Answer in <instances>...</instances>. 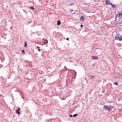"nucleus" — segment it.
Instances as JSON below:
<instances>
[{"label":"nucleus","mask_w":122,"mask_h":122,"mask_svg":"<svg viewBox=\"0 0 122 122\" xmlns=\"http://www.w3.org/2000/svg\"><path fill=\"white\" fill-rule=\"evenodd\" d=\"M121 17L120 15H116L115 20L118 23L121 22Z\"/></svg>","instance_id":"nucleus-1"},{"label":"nucleus","mask_w":122,"mask_h":122,"mask_svg":"<svg viewBox=\"0 0 122 122\" xmlns=\"http://www.w3.org/2000/svg\"><path fill=\"white\" fill-rule=\"evenodd\" d=\"M115 39L116 40L119 39V41H121L122 40V37H121V35L119 34H117L116 35Z\"/></svg>","instance_id":"nucleus-2"},{"label":"nucleus","mask_w":122,"mask_h":122,"mask_svg":"<svg viewBox=\"0 0 122 122\" xmlns=\"http://www.w3.org/2000/svg\"><path fill=\"white\" fill-rule=\"evenodd\" d=\"M106 4L107 5H111V6L112 7V8H116V5L114 4H113L112 3L110 2H109V3H108V0L106 1Z\"/></svg>","instance_id":"nucleus-3"},{"label":"nucleus","mask_w":122,"mask_h":122,"mask_svg":"<svg viewBox=\"0 0 122 122\" xmlns=\"http://www.w3.org/2000/svg\"><path fill=\"white\" fill-rule=\"evenodd\" d=\"M103 108L109 111L110 110H111V108H110L107 106L106 105L104 106Z\"/></svg>","instance_id":"nucleus-4"},{"label":"nucleus","mask_w":122,"mask_h":122,"mask_svg":"<svg viewBox=\"0 0 122 122\" xmlns=\"http://www.w3.org/2000/svg\"><path fill=\"white\" fill-rule=\"evenodd\" d=\"M118 75L119 76H118L117 77H116V78H117L122 79V75H121L119 73L118 74Z\"/></svg>","instance_id":"nucleus-5"},{"label":"nucleus","mask_w":122,"mask_h":122,"mask_svg":"<svg viewBox=\"0 0 122 122\" xmlns=\"http://www.w3.org/2000/svg\"><path fill=\"white\" fill-rule=\"evenodd\" d=\"M122 10V8H120L119 9V15L120 16L121 15H122V12L120 10Z\"/></svg>","instance_id":"nucleus-6"},{"label":"nucleus","mask_w":122,"mask_h":122,"mask_svg":"<svg viewBox=\"0 0 122 122\" xmlns=\"http://www.w3.org/2000/svg\"><path fill=\"white\" fill-rule=\"evenodd\" d=\"M98 57L96 56H92L91 57V58L92 59H97Z\"/></svg>","instance_id":"nucleus-7"},{"label":"nucleus","mask_w":122,"mask_h":122,"mask_svg":"<svg viewBox=\"0 0 122 122\" xmlns=\"http://www.w3.org/2000/svg\"><path fill=\"white\" fill-rule=\"evenodd\" d=\"M57 25H60L61 24V22L59 20H58L57 21Z\"/></svg>","instance_id":"nucleus-8"},{"label":"nucleus","mask_w":122,"mask_h":122,"mask_svg":"<svg viewBox=\"0 0 122 122\" xmlns=\"http://www.w3.org/2000/svg\"><path fill=\"white\" fill-rule=\"evenodd\" d=\"M84 16H81L80 18V19L81 20H83V21L84 20Z\"/></svg>","instance_id":"nucleus-9"},{"label":"nucleus","mask_w":122,"mask_h":122,"mask_svg":"<svg viewBox=\"0 0 122 122\" xmlns=\"http://www.w3.org/2000/svg\"><path fill=\"white\" fill-rule=\"evenodd\" d=\"M16 112L18 114H19L20 113L19 111L17 109L16 110Z\"/></svg>","instance_id":"nucleus-10"},{"label":"nucleus","mask_w":122,"mask_h":122,"mask_svg":"<svg viewBox=\"0 0 122 122\" xmlns=\"http://www.w3.org/2000/svg\"><path fill=\"white\" fill-rule=\"evenodd\" d=\"M27 42H25V45L24 46L25 47H27Z\"/></svg>","instance_id":"nucleus-11"},{"label":"nucleus","mask_w":122,"mask_h":122,"mask_svg":"<svg viewBox=\"0 0 122 122\" xmlns=\"http://www.w3.org/2000/svg\"><path fill=\"white\" fill-rule=\"evenodd\" d=\"M114 85H116L117 86L118 85V83L117 82H115L114 83Z\"/></svg>","instance_id":"nucleus-12"},{"label":"nucleus","mask_w":122,"mask_h":122,"mask_svg":"<svg viewBox=\"0 0 122 122\" xmlns=\"http://www.w3.org/2000/svg\"><path fill=\"white\" fill-rule=\"evenodd\" d=\"M77 115V114L76 113L75 114H74L73 115V117H76Z\"/></svg>","instance_id":"nucleus-13"},{"label":"nucleus","mask_w":122,"mask_h":122,"mask_svg":"<svg viewBox=\"0 0 122 122\" xmlns=\"http://www.w3.org/2000/svg\"><path fill=\"white\" fill-rule=\"evenodd\" d=\"M45 42H46V44H47L48 42V41L46 39L45 40Z\"/></svg>","instance_id":"nucleus-14"},{"label":"nucleus","mask_w":122,"mask_h":122,"mask_svg":"<svg viewBox=\"0 0 122 122\" xmlns=\"http://www.w3.org/2000/svg\"><path fill=\"white\" fill-rule=\"evenodd\" d=\"M30 8H31V9L33 10H35V9L33 7H30Z\"/></svg>","instance_id":"nucleus-15"},{"label":"nucleus","mask_w":122,"mask_h":122,"mask_svg":"<svg viewBox=\"0 0 122 122\" xmlns=\"http://www.w3.org/2000/svg\"><path fill=\"white\" fill-rule=\"evenodd\" d=\"M21 53L22 54H24L25 53V51L24 50H22Z\"/></svg>","instance_id":"nucleus-16"},{"label":"nucleus","mask_w":122,"mask_h":122,"mask_svg":"<svg viewBox=\"0 0 122 122\" xmlns=\"http://www.w3.org/2000/svg\"><path fill=\"white\" fill-rule=\"evenodd\" d=\"M73 5V3H71L70 4V6H72V5Z\"/></svg>","instance_id":"nucleus-17"},{"label":"nucleus","mask_w":122,"mask_h":122,"mask_svg":"<svg viewBox=\"0 0 122 122\" xmlns=\"http://www.w3.org/2000/svg\"><path fill=\"white\" fill-rule=\"evenodd\" d=\"M69 116H70V117H72V116H73L71 114H70V115Z\"/></svg>","instance_id":"nucleus-18"},{"label":"nucleus","mask_w":122,"mask_h":122,"mask_svg":"<svg viewBox=\"0 0 122 122\" xmlns=\"http://www.w3.org/2000/svg\"><path fill=\"white\" fill-rule=\"evenodd\" d=\"M80 27H83V25H80Z\"/></svg>","instance_id":"nucleus-19"},{"label":"nucleus","mask_w":122,"mask_h":122,"mask_svg":"<svg viewBox=\"0 0 122 122\" xmlns=\"http://www.w3.org/2000/svg\"><path fill=\"white\" fill-rule=\"evenodd\" d=\"M94 76H91V78H93V77H94Z\"/></svg>","instance_id":"nucleus-20"},{"label":"nucleus","mask_w":122,"mask_h":122,"mask_svg":"<svg viewBox=\"0 0 122 122\" xmlns=\"http://www.w3.org/2000/svg\"><path fill=\"white\" fill-rule=\"evenodd\" d=\"M40 49L39 48V49H38V51H40Z\"/></svg>","instance_id":"nucleus-21"},{"label":"nucleus","mask_w":122,"mask_h":122,"mask_svg":"<svg viewBox=\"0 0 122 122\" xmlns=\"http://www.w3.org/2000/svg\"><path fill=\"white\" fill-rule=\"evenodd\" d=\"M70 11L71 12H72L73 11V10L72 9H71L70 10Z\"/></svg>","instance_id":"nucleus-22"},{"label":"nucleus","mask_w":122,"mask_h":122,"mask_svg":"<svg viewBox=\"0 0 122 122\" xmlns=\"http://www.w3.org/2000/svg\"><path fill=\"white\" fill-rule=\"evenodd\" d=\"M66 40H69V38H66Z\"/></svg>","instance_id":"nucleus-23"},{"label":"nucleus","mask_w":122,"mask_h":122,"mask_svg":"<svg viewBox=\"0 0 122 122\" xmlns=\"http://www.w3.org/2000/svg\"><path fill=\"white\" fill-rule=\"evenodd\" d=\"M20 108H19L18 109H17L18 110H20Z\"/></svg>","instance_id":"nucleus-24"},{"label":"nucleus","mask_w":122,"mask_h":122,"mask_svg":"<svg viewBox=\"0 0 122 122\" xmlns=\"http://www.w3.org/2000/svg\"><path fill=\"white\" fill-rule=\"evenodd\" d=\"M72 81V80L71 81H70V83H72V81Z\"/></svg>","instance_id":"nucleus-25"},{"label":"nucleus","mask_w":122,"mask_h":122,"mask_svg":"<svg viewBox=\"0 0 122 122\" xmlns=\"http://www.w3.org/2000/svg\"><path fill=\"white\" fill-rule=\"evenodd\" d=\"M113 108V107H112L110 108H111V109H112Z\"/></svg>","instance_id":"nucleus-26"},{"label":"nucleus","mask_w":122,"mask_h":122,"mask_svg":"<svg viewBox=\"0 0 122 122\" xmlns=\"http://www.w3.org/2000/svg\"><path fill=\"white\" fill-rule=\"evenodd\" d=\"M121 22L122 21V18L121 17Z\"/></svg>","instance_id":"nucleus-27"},{"label":"nucleus","mask_w":122,"mask_h":122,"mask_svg":"<svg viewBox=\"0 0 122 122\" xmlns=\"http://www.w3.org/2000/svg\"><path fill=\"white\" fill-rule=\"evenodd\" d=\"M120 16H121V17L122 18V15H120Z\"/></svg>","instance_id":"nucleus-28"},{"label":"nucleus","mask_w":122,"mask_h":122,"mask_svg":"<svg viewBox=\"0 0 122 122\" xmlns=\"http://www.w3.org/2000/svg\"><path fill=\"white\" fill-rule=\"evenodd\" d=\"M37 48H39V46H37Z\"/></svg>","instance_id":"nucleus-29"},{"label":"nucleus","mask_w":122,"mask_h":122,"mask_svg":"<svg viewBox=\"0 0 122 122\" xmlns=\"http://www.w3.org/2000/svg\"><path fill=\"white\" fill-rule=\"evenodd\" d=\"M118 76H119V75H117V77Z\"/></svg>","instance_id":"nucleus-30"},{"label":"nucleus","mask_w":122,"mask_h":122,"mask_svg":"<svg viewBox=\"0 0 122 122\" xmlns=\"http://www.w3.org/2000/svg\"><path fill=\"white\" fill-rule=\"evenodd\" d=\"M45 43H46V42H43V43L44 44Z\"/></svg>","instance_id":"nucleus-31"},{"label":"nucleus","mask_w":122,"mask_h":122,"mask_svg":"<svg viewBox=\"0 0 122 122\" xmlns=\"http://www.w3.org/2000/svg\"><path fill=\"white\" fill-rule=\"evenodd\" d=\"M120 11H121L122 12V10H120Z\"/></svg>","instance_id":"nucleus-32"}]
</instances>
